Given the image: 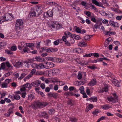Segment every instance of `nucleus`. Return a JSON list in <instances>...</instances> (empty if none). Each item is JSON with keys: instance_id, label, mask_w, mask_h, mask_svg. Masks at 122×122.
<instances>
[{"instance_id": "c9c22d12", "label": "nucleus", "mask_w": 122, "mask_h": 122, "mask_svg": "<svg viewBox=\"0 0 122 122\" xmlns=\"http://www.w3.org/2000/svg\"><path fill=\"white\" fill-rule=\"evenodd\" d=\"M93 108V106L92 104H89L86 108L88 110L87 111L92 109Z\"/></svg>"}, {"instance_id": "f3484780", "label": "nucleus", "mask_w": 122, "mask_h": 122, "mask_svg": "<svg viewBox=\"0 0 122 122\" xmlns=\"http://www.w3.org/2000/svg\"><path fill=\"white\" fill-rule=\"evenodd\" d=\"M23 63L21 61H18L14 65V66L16 67L17 68L21 67L23 65Z\"/></svg>"}, {"instance_id": "7ed1b4c3", "label": "nucleus", "mask_w": 122, "mask_h": 122, "mask_svg": "<svg viewBox=\"0 0 122 122\" xmlns=\"http://www.w3.org/2000/svg\"><path fill=\"white\" fill-rule=\"evenodd\" d=\"M23 22L21 19H17L15 22V28L17 30H19L23 27Z\"/></svg>"}, {"instance_id": "603ef678", "label": "nucleus", "mask_w": 122, "mask_h": 122, "mask_svg": "<svg viewBox=\"0 0 122 122\" xmlns=\"http://www.w3.org/2000/svg\"><path fill=\"white\" fill-rule=\"evenodd\" d=\"M68 104L71 106H72L73 104L72 101L71 100H69L68 101Z\"/></svg>"}, {"instance_id": "6e6d98bb", "label": "nucleus", "mask_w": 122, "mask_h": 122, "mask_svg": "<svg viewBox=\"0 0 122 122\" xmlns=\"http://www.w3.org/2000/svg\"><path fill=\"white\" fill-rule=\"evenodd\" d=\"M57 62L58 63H63L64 61L61 58H58Z\"/></svg>"}, {"instance_id": "dca6fc26", "label": "nucleus", "mask_w": 122, "mask_h": 122, "mask_svg": "<svg viewBox=\"0 0 122 122\" xmlns=\"http://www.w3.org/2000/svg\"><path fill=\"white\" fill-rule=\"evenodd\" d=\"M22 54H24L25 53H30L31 51L29 49L26 47H25L24 48L22 49V51L21 52Z\"/></svg>"}, {"instance_id": "774afa93", "label": "nucleus", "mask_w": 122, "mask_h": 122, "mask_svg": "<svg viewBox=\"0 0 122 122\" xmlns=\"http://www.w3.org/2000/svg\"><path fill=\"white\" fill-rule=\"evenodd\" d=\"M5 52L8 54H12L13 53L10 51L8 50H5Z\"/></svg>"}, {"instance_id": "bf43d9fd", "label": "nucleus", "mask_w": 122, "mask_h": 122, "mask_svg": "<svg viewBox=\"0 0 122 122\" xmlns=\"http://www.w3.org/2000/svg\"><path fill=\"white\" fill-rule=\"evenodd\" d=\"M58 94L56 93H53V94L52 97L55 98H56L58 96Z\"/></svg>"}, {"instance_id": "412c9836", "label": "nucleus", "mask_w": 122, "mask_h": 122, "mask_svg": "<svg viewBox=\"0 0 122 122\" xmlns=\"http://www.w3.org/2000/svg\"><path fill=\"white\" fill-rule=\"evenodd\" d=\"M102 108L103 109L106 110L111 108V107L109 104H105L102 106Z\"/></svg>"}, {"instance_id": "a211bd4d", "label": "nucleus", "mask_w": 122, "mask_h": 122, "mask_svg": "<svg viewBox=\"0 0 122 122\" xmlns=\"http://www.w3.org/2000/svg\"><path fill=\"white\" fill-rule=\"evenodd\" d=\"M84 76V77L86 76V73L84 72H82L81 73H79L77 75L78 79L79 80H81L82 78V76Z\"/></svg>"}, {"instance_id": "680f3d73", "label": "nucleus", "mask_w": 122, "mask_h": 122, "mask_svg": "<svg viewBox=\"0 0 122 122\" xmlns=\"http://www.w3.org/2000/svg\"><path fill=\"white\" fill-rule=\"evenodd\" d=\"M45 42L46 43V45L48 46L49 44L51 43V41L49 40H46Z\"/></svg>"}, {"instance_id": "39448f33", "label": "nucleus", "mask_w": 122, "mask_h": 122, "mask_svg": "<svg viewBox=\"0 0 122 122\" xmlns=\"http://www.w3.org/2000/svg\"><path fill=\"white\" fill-rule=\"evenodd\" d=\"M49 27L51 29L54 28L56 27L57 29H60L61 27V25L57 22L51 21L49 24Z\"/></svg>"}, {"instance_id": "7c9ffc66", "label": "nucleus", "mask_w": 122, "mask_h": 122, "mask_svg": "<svg viewBox=\"0 0 122 122\" xmlns=\"http://www.w3.org/2000/svg\"><path fill=\"white\" fill-rule=\"evenodd\" d=\"M6 66L9 68L10 70H11L13 69V67L11 66L10 63L8 61L6 62Z\"/></svg>"}, {"instance_id": "5701e85b", "label": "nucleus", "mask_w": 122, "mask_h": 122, "mask_svg": "<svg viewBox=\"0 0 122 122\" xmlns=\"http://www.w3.org/2000/svg\"><path fill=\"white\" fill-rule=\"evenodd\" d=\"M47 72L46 71H45L44 72H43L41 71H37L36 72V74L38 75H45L48 76L47 75H46L45 74H47V72Z\"/></svg>"}, {"instance_id": "37998d69", "label": "nucleus", "mask_w": 122, "mask_h": 122, "mask_svg": "<svg viewBox=\"0 0 122 122\" xmlns=\"http://www.w3.org/2000/svg\"><path fill=\"white\" fill-rule=\"evenodd\" d=\"M33 76L30 74H29L24 79V80L25 81L26 80L29 79L30 78Z\"/></svg>"}, {"instance_id": "473e14b6", "label": "nucleus", "mask_w": 122, "mask_h": 122, "mask_svg": "<svg viewBox=\"0 0 122 122\" xmlns=\"http://www.w3.org/2000/svg\"><path fill=\"white\" fill-rule=\"evenodd\" d=\"M108 86L107 85H105V87L103 88V90H102L101 92H103L104 91L105 92L108 91Z\"/></svg>"}, {"instance_id": "a878e982", "label": "nucleus", "mask_w": 122, "mask_h": 122, "mask_svg": "<svg viewBox=\"0 0 122 122\" xmlns=\"http://www.w3.org/2000/svg\"><path fill=\"white\" fill-rule=\"evenodd\" d=\"M35 98L34 96L32 94L29 95L28 96L27 99L30 101H31Z\"/></svg>"}, {"instance_id": "bb28decb", "label": "nucleus", "mask_w": 122, "mask_h": 122, "mask_svg": "<svg viewBox=\"0 0 122 122\" xmlns=\"http://www.w3.org/2000/svg\"><path fill=\"white\" fill-rule=\"evenodd\" d=\"M35 59V60L37 61L40 62H42L43 61V60L40 57H36Z\"/></svg>"}, {"instance_id": "79ce46f5", "label": "nucleus", "mask_w": 122, "mask_h": 122, "mask_svg": "<svg viewBox=\"0 0 122 122\" xmlns=\"http://www.w3.org/2000/svg\"><path fill=\"white\" fill-rule=\"evenodd\" d=\"M70 120L72 122H76L77 119L76 118L73 117L70 118Z\"/></svg>"}, {"instance_id": "423d86ee", "label": "nucleus", "mask_w": 122, "mask_h": 122, "mask_svg": "<svg viewBox=\"0 0 122 122\" xmlns=\"http://www.w3.org/2000/svg\"><path fill=\"white\" fill-rule=\"evenodd\" d=\"M31 85L29 83H26L22 86L20 90L21 92L24 91L26 90V89H27L28 90H30L31 88Z\"/></svg>"}, {"instance_id": "338daca9", "label": "nucleus", "mask_w": 122, "mask_h": 122, "mask_svg": "<svg viewBox=\"0 0 122 122\" xmlns=\"http://www.w3.org/2000/svg\"><path fill=\"white\" fill-rule=\"evenodd\" d=\"M34 61V60L33 59H29L27 60V62L29 63H33Z\"/></svg>"}, {"instance_id": "f8f14e48", "label": "nucleus", "mask_w": 122, "mask_h": 122, "mask_svg": "<svg viewBox=\"0 0 122 122\" xmlns=\"http://www.w3.org/2000/svg\"><path fill=\"white\" fill-rule=\"evenodd\" d=\"M41 83L40 81L37 80L31 83L32 86L35 87H37L39 86Z\"/></svg>"}, {"instance_id": "3c124183", "label": "nucleus", "mask_w": 122, "mask_h": 122, "mask_svg": "<svg viewBox=\"0 0 122 122\" xmlns=\"http://www.w3.org/2000/svg\"><path fill=\"white\" fill-rule=\"evenodd\" d=\"M65 42V44L66 46H71V44L69 41H66Z\"/></svg>"}, {"instance_id": "c03bdc74", "label": "nucleus", "mask_w": 122, "mask_h": 122, "mask_svg": "<svg viewBox=\"0 0 122 122\" xmlns=\"http://www.w3.org/2000/svg\"><path fill=\"white\" fill-rule=\"evenodd\" d=\"M75 30L76 32L77 33H80L81 30L79 27H75Z\"/></svg>"}, {"instance_id": "a19ab883", "label": "nucleus", "mask_w": 122, "mask_h": 122, "mask_svg": "<svg viewBox=\"0 0 122 122\" xmlns=\"http://www.w3.org/2000/svg\"><path fill=\"white\" fill-rule=\"evenodd\" d=\"M13 107H10L8 109L7 113H9L10 115L12 113H13Z\"/></svg>"}, {"instance_id": "c85d7f7f", "label": "nucleus", "mask_w": 122, "mask_h": 122, "mask_svg": "<svg viewBox=\"0 0 122 122\" xmlns=\"http://www.w3.org/2000/svg\"><path fill=\"white\" fill-rule=\"evenodd\" d=\"M92 2L97 6H101L100 4L96 0H92Z\"/></svg>"}, {"instance_id": "4c0bfd02", "label": "nucleus", "mask_w": 122, "mask_h": 122, "mask_svg": "<svg viewBox=\"0 0 122 122\" xmlns=\"http://www.w3.org/2000/svg\"><path fill=\"white\" fill-rule=\"evenodd\" d=\"M44 66L43 63H40L38 64V69H42L44 68Z\"/></svg>"}, {"instance_id": "ea45409f", "label": "nucleus", "mask_w": 122, "mask_h": 122, "mask_svg": "<svg viewBox=\"0 0 122 122\" xmlns=\"http://www.w3.org/2000/svg\"><path fill=\"white\" fill-rule=\"evenodd\" d=\"M91 101L93 102H96L97 101V98L96 97H91Z\"/></svg>"}, {"instance_id": "e2e57ef3", "label": "nucleus", "mask_w": 122, "mask_h": 122, "mask_svg": "<svg viewBox=\"0 0 122 122\" xmlns=\"http://www.w3.org/2000/svg\"><path fill=\"white\" fill-rule=\"evenodd\" d=\"M81 4L83 6L85 7H86L87 5L86 2L84 1H82L81 3Z\"/></svg>"}, {"instance_id": "b1692460", "label": "nucleus", "mask_w": 122, "mask_h": 122, "mask_svg": "<svg viewBox=\"0 0 122 122\" xmlns=\"http://www.w3.org/2000/svg\"><path fill=\"white\" fill-rule=\"evenodd\" d=\"M111 9L113 11H114L117 13H122V11H121L120 10L117 9L116 8L111 7Z\"/></svg>"}, {"instance_id": "4d7b16f0", "label": "nucleus", "mask_w": 122, "mask_h": 122, "mask_svg": "<svg viewBox=\"0 0 122 122\" xmlns=\"http://www.w3.org/2000/svg\"><path fill=\"white\" fill-rule=\"evenodd\" d=\"M17 47L16 46H13L11 47V50L13 51H16L17 49Z\"/></svg>"}, {"instance_id": "8fccbe9b", "label": "nucleus", "mask_w": 122, "mask_h": 122, "mask_svg": "<svg viewBox=\"0 0 122 122\" xmlns=\"http://www.w3.org/2000/svg\"><path fill=\"white\" fill-rule=\"evenodd\" d=\"M1 70L2 69H4L5 67V64L4 63H2L0 64Z\"/></svg>"}, {"instance_id": "864d4df0", "label": "nucleus", "mask_w": 122, "mask_h": 122, "mask_svg": "<svg viewBox=\"0 0 122 122\" xmlns=\"http://www.w3.org/2000/svg\"><path fill=\"white\" fill-rule=\"evenodd\" d=\"M55 111V110L54 109H53L50 110L49 111V114L51 115Z\"/></svg>"}, {"instance_id": "e433bc0d", "label": "nucleus", "mask_w": 122, "mask_h": 122, "mask_svg": "<svg viewBox=\"0 0 122 122\" xmlns=\"http://www.w3.org/2000/svg\"><path fill=\"white\" fill-rule=\"evenodd\" d=\"M31 66L33 68L38 69V64L35 63H33L31 65Z\"/></svg>"}, {"instance_id": "c756f323", "label": "nucleus", "mask_w": 122, "mask_h": 122, "mask_svg": "<svg viewBox=\"0 0 122 122\" xmlns=\"http://www.w3.org/2000/svg\"><path fill=\"white\" fill-rule=\"evenodd\" d=\"M26 45H23V46L25 47L27 46L30 48L31 47L33 46H34V44L33 43H25Z\"/></svg>"}, {"instance_id": "13d9d810", "label": "nucleus", "mask_w": 122, "mask_h": 122, "mask_svg": "<svg viewBox=\"0 0 122 122\" xmlns=\"http://www.w3.org/2000/svg\"><path fill=\"white\" fill-rule=\"evenodd\" d=\"M4 99L5 102H6L7 103H9L11 102V101L10 99L7 98H5Z\"/></svg>"}, {"instance_id": "9d476101", "label": "nucleus", "mask_w": 122, "mask_h": 122, "mask_svg": "<svg viewBox=\"0 0 122 122\" xmlns=\"http://www.w3.org/2000/svg\"><path fill=\"white\" fill-rule=\"evenodd\" d=\"M73 51L77 53H83L84 52V51L81 48H77L74 49L73 50Z\"/></svg>"}, {"instance_id": "6e6552de", "label": "nucleus", "mask_w": 122, "mask_h": 122, "mask_svg": "<svg viewBox=\"0 0 122 122\" xmlns=\"http://www.w3.org/2000/svg\"><path fill=\"white\" fill-rule=\"evenodd\" d=\"M53 16V13L51 10H49L47 12H45L44 14L43 17L44 18L48 17H52Z\"/></svg>"}, {"instance_id": "09e8293b", "label": "nucleus", "mask_w": 122, "mask_h": 122, "mask_svg": "<svg viewBox=\"0 0 122 122\" xmlns=\"http://www.w3.org/2000/svg\"><path fill=\"white\" fill-rule=\"evenodd\" d=\"M12 72H9L5 73V77H7L10 76V75L12 74Z\"/></svg>"}, {"instance_id": "6ab92c4d", "label": "nucleus", "mask_w": 122, "mask_h": 122, "mask_svg": "<svg viewBox=\"0 0 122 122\" xmlns=\"http://www.w3.org/2000/svg\"><path fill=\"white\" fill-rule=\"evenodd\" d=\"M47 68H50L55 66V65L52 62H47Z\"/></svg>"}, {"instance_id": "9b49d317", "label": "nucleus", "mask_w": 122, "mask_h": 122, "mask_svg": "<svg viewBox=\"0 0 122 122\" xmlns=\"http://www.w3.org/2000/svg\"><path fill=\"white\" fill-rule=\"evenodd\" d=\"M103 33L105 35L109 36L115 34V33L114 32H111L109 31H108L107 30L104 31Z\"/></svg>"}, {"instance_id": "49530a36", "label": "nucleus", "mask_w": 122, "mask_h": 122, "mask_svg": "<svg viewBox=\"0 0 122 122\" xmlns=\"http://www.w3.org/2000/svg\"><path fill=\"white\" fill-rule=\"evenodd\" d=\"M93 53H91L88 54H86L85 55H83V57H90L92 56Z\"/></svg>"}, {"instance_id": "aec40b11", "label": "nucleus", "mask_w": 122, "mask_h": 122, "mask_svg": "<svg viewBox=\"0 0 122 122\" xmlns=\"http://www.w3.org/2000/svg\"><path fill=\"white\" fill-rule=\"evenodd\" d=\"M96 79H94L91 80V81L88 84L89 86H92L96 84Z\"/></svg>"}, {"instance_id": "1a4fd4ad", "label": "nucleus", "mask_w": 122, "mask_h": 122, "mask_svg": "<svg viewBox=\"0 0 122 122\" xmlns=\"http://www.w3.org/2000/svg\"><path fill=\"white\" fill-rule=\"evenodd\" d=\"M11 81V79H6L3 82L1 85V87L2 88H6L8 84Z\"/></svg>"}, {"instance_id": "ddd939ff", "label": "nucleus", "mask_w": 122, "mask_h": 122, "mask_svg": "<svg viewBox=\"0 0 122 122\" xmlns=\"http://www.w3.org/2000/svg\"><path fill=\"white\" fill-rule=\"evenodd\" d=\"M58 51V49L57 48H49L46 50V52L48 53L53 52L57 51Z\"/></svg>"}, {"instance_id": "052dcab7", "label": "nucleus", "mask_w": 122, "mask_h": 122, "mask_svg": "<svg viewBox=\"0 0 122 122\" xmlns=\"http://www.w3.org/2000/svg\"><path fill=\"white\" fill-rule=\"evenodd\" d=\"M90 37L89 35H86L84 37V39L85 40H88L90 38Z\"/></svg>"}, {"instance_id": "0eeeda50", "label": "nucleus", "mask_w": 122, "mask_h": 122, "mask_svg": "<svg viewBox=\"0 0 122 122\" xmlns=\"http://www.w3.org/2000/svg\"><path fill=\"white\" fill-rule=\"evenodd\" d=\"M59 72V70L57 69H54L51 70L49 71H47V75L49 76V74L51 76H54L57 74Z\"/></svg>"}, {"instance_id": "69168bd1", "label": "nucleus", "mask_w": 122, "mask_h": 122, "mask_svg": "<svg viewBox=\"0 0 122 122\" xmlns=\"http://www.w3.org/2000/svg\"><path fill=\"white\" fill-rule=\"evenodd\" d=\"M119 26V24L117 22H114L113 26L114 27H118Z\"/></svg>"}, {"instance_id": "a18cd8bd", "label": "nucleus", "mask_w": 122, "mask_h": 122, "mask_svg": "<svg viewBox=\"0 0 122 122\" xmlns=\"http://www.w3.org/2000/svg\"><path fill=\"white\" fill-rule=\"evenodd\" d=\"M6 44V43L5 42L3 41L0 42V48L5 46Z\"/></svg>"}, {"instance_id": "58836bf2", "label": "nucleus", "mask_w": 122, "mask_h": 122, "mask_svg": "<svg viewBox=\"0 0 122 122\" xmlns=\"http://www.w3.org/2000/svg\"><path fill=\"white\" fill-rule=\"evenodd\" d=\"M14 99L16 100H19L20 99V97L19 95L18 94L15 95L14 96Z\"/></svg>"}, {"instance_id": "72a5a7b5", "label": "nucleus", "mask_w": 122, "mask_h": 122, "mask_svg": "<svg viewBox=\"0 0 122 122\" xmlns=\"http://www.w3.org/2000/svg\"><path fill=\"white\" fill-rule=\"evenodd\" d=\"M27 73H22L21 74V76L19 78L18 80H21L26 75H27Z\"/></svg>"}, {"instance_id": "5fc2aeb1", "label": "nucleus", "mask_w": 122, "mask_h": 122, "mask_svg": "<svg viewBox=\"0 0 122 122\" xmlns=\"http://www.w3.org/2000/svg\"><path fill=\"white\" fill-rule=\"evenodd\" d=\"M99 112L98 110H95L92 112V113L94 115H96V114H98Z\"/></svg>"}, {"instance_id": "2f4dec72", "label": "nucleus", "mask_w": 122, "mask_h": 122, "mask_svg": "<svg viewBox=\"0 0 122 122\" xmlns=\"http://www.w3.org/2000/svg\"><path fill=\"white\" fill-rule=\"evenodd\" d=\"M72 36L74 39L76 40H79L81 39V37L77 35H73Z\"/></svg>"}, {"instance_id": "393cba45", "label": "nucleus", "mask_w": 122, "mask_h": 122, "mask_svg": "<svg viewBox=\"0 0 122 122\" xmlns=\"http://www.w3.org/2000/svg\"><path fill=\"white\" fill-rule=\"evenodd\" d=\"M36 11L37 13V15L38 16L40 15L42 12L41 9L38 7H37V8L36 9Z\"/></svg>"}, {"instance_id": "0e129e2a", "label": "nucleus", "mask_w": 122, "mask_h": 122, "mask_svg": "<svg viewBox=\"0 0 122 122\" xmlns=\"http://www.w3.org/2000/svg\"><path fill=\"white\" fill-rule=\"evenodd\" d=\"M36 71V70L35 69H33L30 72V74L33 76L35 73Z\"/></svg>"}, {"instance_id": "de8ad7c7", "label": "nucleus", "mask_w": 122, "mask_h": 122, "mask_svg": "<svg viewBox=\"0 0 122 122\" xmlns=\"http://www.w3.org/2000/svg\"><path fill=\"white\" fill-rule=\"evenodd\" d=\"M84 13L88 17H90L91 16V13L89 11H84Z\"/></svg>"}, {"instance_id": "4be33fe9", "label": "nucleus", "mask_w": 122, "mask_h": 122, "mask_svg": "<svg viewBox=\"0 0 122 122\" xmlns=\"http://www.w3.org/2000/svg\"><path fill=\"white\" fill-rule=\"evenodd\" d=\"M78 46L81 47H86L87 46V44L84 41H82L79 42L78 44Z\"/></svg>"}, {"instance_id": "f257e3e1", "label": "nucleus", "mask_w": 122, "mask_h": 122, "mask_svg": "<svg viewBox=\"0 0 122 122\" xmlns=\"http://www.w3.org/2000/svg\"><path fill=\"white\" fill-rule=\"evenodd\" d=\"M12 19V14L7 13L0 17V23L7 21H10Z\"/></svg>"}, {"instance_id": "2eb2a0df", "label": "nucleus", "mask_w": 122, "mask_h": 122, "mask_svg": "<svg viewBox=\"0 0 122 122\" xmlns=\"http://www.w3.org/2000/svg\"><path fill=\"white\" fill-rule=\"evenodd\" d=\"M112 83L116 86L117 87L120 86V83L116 79H114L112 81Z\"/></svg>"}, {"instance_id": "20e7f679", "label": "nucleus", "mask_w": 122, "mask_h": 122, "mask_svg": "<svg viewBox=\"0 0 122 122\" xmlns=\"http://www.w3.org/2000/svg\"><path fill=\"white\" fill-rule=\"evenodd\" d=\"M112 95L113 97H107V99L109 102L113 103H115L118 100V97L115 93H112Z\"/></svg>"}, {"instance_id": "f704fd0d", "label": "nucleus", "mask_w": 122, "mask_h": 122, "mask_svg": "<svg viewBox=\"0 0 122 122\" xmlns=\"http://www.w3.org/2000/svg\"><path fill=\"white\" fill-rule=\"evenodd\" d=\"M64 34L66 36L67 38L69 37H70L71 36V33H70L68 31L65 32Z\"/></svg>"}, {"instance_id": "4468645a", "label": "nucleus", "mask_w": 122, "mask_h": 122, "mask_svg": "<svg viewBox=\"0 0 122 122\" xmlns=\"http://www.w3.org/2000/svg\"><path fill=\"white\" fill-rule=\"evenodd\" d=\"M31 11L30 12V15L31 16H37V13L36 11V10H33V8L32 9Z\"/></svg>"}, {"instance_id": "f03ea898", "label": "nucleus", "mask_w": 122, "mask_h": 122, "mask_svg": "<svg viewBox=\"0 0 122 122\" xmlns=\"http://www.w3.org/2000/svg\"><path fill=\"white\" fill-rule=\"evenodd\" d=\"M47 105V104L46 102H41L37 101L35 102L32 105L34 109H37L45 107Z\"/></svg>"}, {"instance_id": "cd10ccee", "label": "nucleus", "mask_w": 122, "mask_h": 122, "mask_svg": "<svg viewBox=\"0 0 122 122\" xmlns=\"http://www.w3.org/2000/svg\"><path fill=\"white\" fill-rule=\"evenodd\" d=\"M41 115L44 118H47L48 116L47 114L45 112H42L41 113Z\"/></svg>"}]
</instances>
